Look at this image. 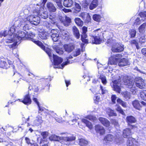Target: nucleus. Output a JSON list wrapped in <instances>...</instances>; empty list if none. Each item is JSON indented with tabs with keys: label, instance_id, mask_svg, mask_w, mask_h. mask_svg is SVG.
I'll use <instances>...</instances> for the list:
<instances>
[{
	"label": "nucleus",
	"instance_id": "de8ad7c7",
	"mask_svg": "<svg viewBox=\"0 0 146 146\" xmlns=\"http://www.w3.org/2000/svg\"><path fill=\"white\" fill-rule=\"evenodd\" d=\"M80 49H77L75 51L73 52V55L74 56H76L80 54Z\"/></svg>",
	"mask_w": 146,
	"mask_h": 146
},
{
	"label": "nucleus",
	"instance_id": "cd10ccee",
	"mask_svg": "<svg viewBox=\"0 0 146 146\" xmlns=\"http://www.w3.org/2000/svg\"><path fill=\"white\" fill-rule=\"evenodd\" d=\"M33 100L34 102L36 103L38 106V113H40L41 112L43 111L44 110V108L40 105L39 103L38 102L37 99L36 98H33Z\"/></svg>",
	"mask_w": 146,
	"mask_h": 146
},
{
	"label": "nucleus",
	"instance_id": "f03ea898",
	"mask_svg": "<svg viewBox=\"0 0 146 146\" xmlns=\"http://www.w3.org/2000/svg\"><path fill=\"white\" fill-rule=\"evenodd\" d=\"M121 77L123 78L122 82L126 87L130 89V91L133 94H135L137 91V88L134 85V82L136 86L140 89H143L145 86V81L141 77H136L134 81L126 76H121Z\"/></svg>",
	"mask_w": 146,
	"mask_h": 146
},
{
	"label": "nucleus",
	"instance_id": "473e14b6",
	"mask_svg": "<svg viewBox=\"0 0 146 146\" xmlns=\"http://www.w3.org/2000/svg\"><path fill=\"white\" fill-rule=\"evenodd\" d=\"M75 7L72 8V10L74 13H77L80 11L81 7L79 4L76 3H75Z\"/></svg>",
	"mask_w": 146,
	"mask_h": 146
},
{
	"label": "nucleus",
	"instance_id": "7ed1b4c3",
	"mask_svg": "<svg viewBox=\"0 0 146 146\" xmlns=\"http://www.w3.org/2000/svg\"><path fill=\"white\" fill-rule=\"evenodd\" d=\"M19 20L16 23V24L20 23V27L23 28L24 30H28L30 25L32 24L35 25H37L39 23L40 19V17L37 15H31L27 18H19Z\"/></svg>",
	"mask_w": 146,
	"mask_h": 146
},
{
	"label": "nucleus",
	"instance_id": "69168bd1",
	"mask_svg": "<svg viewBox=\"0 0 146 146\" xmlns=\"http://www.w3.org/2000/svg\"><path fill=\"white\" fill-rule=\"evenodd\" d=\"M26 126L25 125V124H22L21 125H19L18 126V127L19 128H21L22 130H24L25 128V127Z\"/></svg>",
	"mask_w": 146,
	"mask_h": 146
},
{
	"label": "nucleus",
	"instance_id": "5fc2aeb1",
	"mask_svg": "<svg viewBox=\"0 0 146 146\" xmlns=\"http://www.w3.org/2000/svg\"><path fill=\"white\" fill-rule=\"evenodd\" d=\"M86 22H89L91 20L90 16L87 13L86 14V16L85 18V19H84Z\"/></svg>",
	"mask_w": 146,
	"mask_h": 146
},
{
	"label": "nucleus",
	"instance_id": "79ce46f5",
	"mask_svg": "<svg viewBox=\"0 0 146 146\" xmlns=\"http://www.w3.org/2000/svg\"><path fill=\"white\" fill-rule=\"evenodd\" d=\"M146 26V23H144L139 27V30L140 33H143L145 31Z\"/></svg>",
	"mask_w": 146,
	"mask_h": 146
},
{
	"label": "nucleus",
	"instance_id": "c756f323",
	"mask_svg": "<svg viewBox=\"0 0 146 146\" xmlns=\"http://www.w3.org/2000/svg\"><path fill=\"white\" fill-rule=\"evenodd\" d=\"M82 121L85 124L87 127L90 129H91L93 127L92 123L88 121L85 119H82Z\"/></svg>",
	"mask_w": 146,
	"mask_h": 146
},
{
	"label": "nucleus",
	"instance_id": "09e8293b",
	"mask_svg": "<svg viewBox=\"0 0 146 146\" xmlns=\"http://www.w3.org/2000/svg\"><path fill=\"white\" fill-rule=\"evenodd\" d=\"M141 96L142 99L146 100V90L141 93Z\"/></svg>",
	"mask_w": 146,
	"mask_h": 146
},
{
	"label": "nucleus",
	"instance_id": "6e6d98bb",
	"mask_svg": "<svg viewBox=\"0 0 146 146\" xmlns=\"http://www.w3.org/2000/svg\"><path fill=\"white\" fill-rule=\"evenodd\" d=\"M41 135L44 139L48 136V132L46 131L43 132L41 133Z\"/></svg>",
	"mask_w": 146,
	"mask_h": 146
},
{
	"label": "nucleus",
	"instance_id": "e2e57ef3",
	"mask_svg": "<svg viewBox=\"0 0 146 146\" xmlns=\"http://www.w3.org/2000/svg\"><path fill=\"white\" fill-rule=\"evenodd\" d=\"M25 140L27 144H30L31 145L32 144L31 142V140L30 139L27 137H25Z\"/></svg>",
	"mask_w": 146,
	"mask_h": 146
},
{
	"label": "nucleus",
	"instance_id": "1a4fd4ad",
	"mask_svg": "<svg viewBox=\"0 0 146 146\" xmlns=\"http://www.w3.org/2000/svg\"><path fill=\"white\" fill-rule=\"evenodd\" d=\"M122 56L120 54H116L110 58L108 64L113 65L116 64L118 60L121 58Z\"/></svg>",
	"mask_w": 146,
	"mask_h": 146
},
{
	"label": "nucleus",
	"instance_id": "f704fd0d",
	"mask_svg": "<svg viewBox=\"0 0 146 146\" xmlns=\"http://www.w3.org/2000/svg\"><path fill=\"white\" fill-rule=\"evenodd\" d=\"M73 3L72 0H65L63 2V4L65 7H69L72 6Z\"/></svg>",
	"mask_w": 146,
	"mask_h": 146
},
{
	"label": "nucleus",
	"instance_id": "2eb2a0df",
	"mask_svg": "<svg viewBox=\"0 0 146 146\" xmlns=\"http://www.w3.org/2000/svg\"><path fill=\"white\" fill-rule=\"evenodd\" d=\"M127 145L128 146H138V143L135 139L130 137L128 138Z\"/></svg>",
	"mask_w": 146,
	"mask_h": 146
},
{
	"label": "nucleus",
	"instance_id": "680f3d73",
	"mask_svg": "<svg viewBox=\"0 0 146 146\" xmlns=\"http://www.w3.org/2000/svg\"><path fill=\"white\" fill-rule=\"evenodd\" d=\"M94 100L95 103H97L100 100V97L98 96H96L94 97Z\"/></svg>",
	"mask_w": 146,
	"mask_h": 146
},
{
	"label": "nucleus",
	"instance_id": "0eeeda50",
	"mask_svg": "<svg viewBox=\"0 0 146 146\" xmlns=\"http://www.w3.org/2000/svg\"><path fill=\"white\" fill-rule=\"evenodd\" d=\"M103 34L102 31L100 29L94 31L90 36L93 39V42L96 44H100L102 41L101 36H102Z\"/></svg>",
	"mask_w": 146,
	"mask_h": 146
},
{
	"label": "nucleus",
	"instance_id": "13d9d810",
	"mask_svg": "<svg viewBox=\"0 0 146 146\" xmlns=\"http://www.w3.org/2000/svg\"><path fill=\"white\" fill-rule=\"evenodd\" d=\"M138 41L137 39H134L130 41V42L131 44H134L136 45L138 44Z\"/></svg>",
	"mask_w": 146,
	"mask_h": 146
},
{
	"label": "nucleus",
	"instance_id": "0e129e2a",
	"mask_svg": "<svg viewBox=\"0 0 146 146\" xmlns=\"http://www.w3.org/2000/svg\"><path fill=\"white\" fill-rule=\"evenodd\" d=\"M86 14H87V13L83 12L80 14V16L84 20V19H85V18L86 16Z\"/></svg>",
	"mask_w": 146,
	"mask_h": 146
},
{
	"label": "nucleus",
	"instance_id": "37998d69",
	"mask_svg": "<svg viewBox=\"0 0 146 146\" xmlns=\"http://www.w3.org/2000/svg\"><path fill=\"white\" fill-rule=\"evenodd\" d=\"M75 21L76 23L79 26H82L83 25V22L79 18H76Z\"/></svg>",
	"mask_w": 146,
	"mask_h": 146
},
{
	"label": "nucleus",
	"instance_id": "2f4dec72",
	"mask_svg": "<svg viewBox=\"0 0 146 146\" xmlns=\"http://www.w3.org/2000/svg\"><path fill=\"white\" fill-rule=\"evenodd\" d=\"M63 25L66 26H69L71 22V19L68 17H66L65 19L63 21H62Z\"/></svg>",
	"mask_w": 146,
	"mask_h": 146
},
{
	"label": "nucleus",
	"instance_id": "6ab92c4d",
	"mask_svg": "<svg viewBox=\"0 0 146 146\" xmlns=\"http://www.w3.org/2000/svg\"><path fill=\"white\" fill-rule=\"evenodd\" d=\"M64 47L65 50L69 53L72 52L74 48V46L72 44H65L64 45Z\"/></svg>",
	"mask_w": 146,
	"mask_h": 146
},
{
	"label": "nucleus",
	"instance_id": "9b49d317",
	"mask_svg": "<svg viewBox=\"0 0 146 146\" xmlns=\"http://www.w3.org/2000/svg\"><path fill=\"white\" fill-rule=\"evenodd\" d=\"M58 30L52 29L49 33V36L51 37L54 41L56 42L60 38Z\"/></svg>",
	"mask_w": 146,
	"mask_h": 146
},
{
	"label": "nucleus",
	"instance_id": "4c0bfd02",
	"mask_svg": "<svg viewBox=\"0 0 146 146\" xmlns=\"http://www.w3.org/2000/svg\"><path fill=\"white\" fill-rule=\"evenodd\" d=\"M86 118L94 122H96L98 121L97 118L91 115L87 116Z\"/></svg>",
	"mask_w": 146,
	"mask_h": 146
},
{
	"label": "nucleus",
	"instance_id": "20e7f679",
	"mask_svg": "<svg viewBox=\"0 0 146 146\" xmlns=\"http://www.w3.org/2000/svg\"><path fill=\"white\" fill-rule=\"evenodd\" d=\"M49 139L51 141H60L64 144L68 145L71 144V141L75 139L76 137L72 134H68L66 137H62L55 135H52L49 137Z\"/></svg>",
	"mask_w": 146,
	"mask_h": 146
},
{
	"label": "nucleus",
	"instance_id": "f257e3e1",
	"mask_svg": "<svg viewBox=\"0 0 146 146\" xmlns=\"http://www.w3.org/2000/svg\"><path fill=\"white\" fill-rule=\"evenodd\" d=\"M18 21H16L14 24L9 29L8 32L7 31L4 32H0V36L4 37L6 36L5 42L6 43H11L13 42L12 44H9L8 46L10 48H15L16 45L20 43V41L23 38H25L26 36L27 31L24 32L21 31H18L16 33H14L16 32L17 30H18V28H21L19 24L20 23L16 24V23Z\"/></svg>",
	"mask_w": 146,
	"mask_h": 146
},
{
	"label": "nucleus",
	"instance_id": "6e6552de",
	"mask_svg": "<svg viewBox=\"0 0 146 146\" xmlns=\"http://www.w3.org/2000/svg\"><path fill=\"white\" fill-rule=\"evenodd\" d=\"M121 81V80H119V79L113 81L110 83V85L113 89V90L119 93H120L121 91L120 88L121 84V83H120Z\"/></svg>",
	"mask_w": 146,
	"mask_h": 146
},
{
	"label": "nucleus",
	"instance_id": "412c9836",
	"mask_svg": "<svg viewBox=\"0 0 146 146\" xmlns=\"http://www.w3.org/2000/svg\"><path fill=\"white\" fill-rule=\"evenodd\" d=\"M129 64V62L126 59L123 58L119 61L118 65L119 66H124Z\"/></svg>",
	"mask_w": 146,
	"mask_h": 146
},
{
	"label": "nucleus",
	"instance_id": "b1692460",
	"mask_svg": "<svg viewBox=\"0 0 146 146\" xmlns=\"http://www.w3.org/2000/svg\"><path fill=\"white\" fill-rule=\"evenodd\" d=\"M131 134V130L129 128H127L123 130V135L124 137L125 138H129V136Z\"/></svg>",
	"mask_w": 146,
	"mask_h": 146
},
{
	"label": "nucleus",
	"instance_id": "c9c22d12",
	"mask_svg": "<svg viewBox=\"0 0 146 146\" xmlns=\"http://www.w3.org/2000/svg\"><path fill=\"white\" fill-rule=\"evenodd\" d=\"M54 49L55 51L57 53L59 54H63L64 52L62 49H60L56 45H54L53 46Z\"/></svg>",
	"mask_w": 146,
	"mask_h": 146
},
{
	"label": "nucleus",
	"instance_id": "423d86ee",
	"mask_svg": "<svg viewBox=\"0 0 146 146\" xmlns=\"http://www.w3.org/2000/svg\"><path fill=\"white\" fill-rule=\"evenodd\" d=\"M115 137L113 135L108 134L105 137L104 141L106 143H109L110 142H115L117 143H120V141L121 140V134L120 132H116Z\"/></svg>",
	"mask_w": 146,
	"mask_h": 146
},
{
	"label": "nucleus",
	"instance_id": "ea45409f",
	"mask_svg": "<svg viewBox=\"0 0 146 146\" xmlns=\"http://www.w3.org/2000/svg\"><path fill=\"white\" fill-rule=\"evenodd\" d=\"M101 18V15L96 14L94 15L93 16V20L98 22H99L100 21Z\"/></svg>",
	"mask_w": 146,
	"mask_h": 146
},
{
	"label": "nucleus",
	"instance_id": "58836bf2",
	"mask_svg": "<svg viewBox=\"0 0 146 146\" xmlns=\"http://www.w3.org/2000/svg\"><path fill=\"white\" fill-rule=\"evenodd\" d=\"M122 94L123 97L127 100L129 99L131 97L130 93L127 91L123 92Z\"/></svg>",
	"mask_w": 146,
	"mask_h": 146
},
{
	"label": "nucleus",
	"instance_id": "4468645a",
	"mask_svg": "<svg viewBox=\"0 0 146 146\" xmlns=\"http://www.w3.org/2000/svg\"><path fill=\"white\" fill-rule=\"evenodd\" d=\"M95 130L97 133L102 135L105 133V130L104 128L101 125L98 124L95 125Z\"/></svg>",
	"mask_w": 146,
	"mask_h": 146
},
{
	"label": "nucleus",
	"instance_id": "4be33fe9",
	"mask_svg": "<svg viewBox=\"0 0 146 146\" xmlns=\"http://www.w3.org/2000/svg\"><path fill=\"white\" fill-rule=\"evenodd\" d=\"M98 0H93L90 5V9L91 10H93L98 6Z\"/></svg>",
	"mask_w": 146,
	"mask_h": 146
},
{
	"label": "nucleus",
	"instance_id": "dca6fc26",
	"mask_svg": "<svg viewBox=\"0 0 146 146\" xmlns=\"http://www.w3.org/2000/svg\"><path fill=\"white\" fill-rule=\"evenodd\" d=\"M18 100L27 105L30 104L31 102L29 94H27L25 96L23 100L20 99H19Z\"/></svg>",
	"mask_w": 146,
	"mask_h": 146
},
{
	"label": "nucleus",
	"instance_id": "c03bdc74",
	"mask_svg": "<svg viewBox=\"0 0 146 146\" xmlns=\"http://www.w3.org/2000/svg\"><path fill=\"white\" fill-rule=\"evenodd\" d=\"M7 138V136L5 134L0 133V142H5V139Z\"/></svg>",
	"mask_w": 146,
	"mask_h": 146
},
{
	"label": "nucleus",
	"instance_id": "a18cd8bd",
	"mask_svg": "<svg viewBox=\"0 0 146 146\" xmlns=\"http://www.w3.org/2000/svg\"><path fill=\"white\" fill-rule=\"evenodd\" d=\"M100 92H101V94H104L108 92V90L106 89V88L103 87L101 85H100Z\"/></svg>",
	"mask_w": 146,
	"mask_h": 146
},
{
	"label": "nucleus",
	"instance_id": "39448f33",
	"mask_svg": "<svg viewBox=\"0 0 146 146\" xmlns=\"http://www.w3.org/2000/svg\"><path fill=\"white\" fill-rule=\"evenodd\" d=\"M35 36L34 34L32 33L27 32L26 33V36L25 38H28L32 39V41L34 43L39 46L42 49L44 50L48 55L50 56L51 55V50L48 47H45L42 43L39 40H35L33 39V38Z\"/></svg>",
	"mask_w": 146,
	"mask_h": 146
},
{
	"label": "nucleus",
	"instance_id": "f8f14e48",
	"mask_svg": "<svg viewBox=\"0 0 146 146\" xmlns=\"http://www.w3.org/2000/svg\"><path fill=\"white\" fill-rule=\"evenodd\" d=\"M43 9V8L42 7H40L39 8V10L37 9V13L38 15L40 16L43 19H46L48 17V12L46 11H42Z\"/></svg>",
	"mask_w": 146,
	"mask_h": 146
},
{
	"label": "nucleus",
	"instance_id": "774afa93",
	"mask_svg": "<svg viewBox=\"0 0 146 146\" xmlns=\"http://www.w3.org/2000/svg\"><path fill=\"white\" fill-rule=\"evenodd\" d=\"M141 52L142 54L146 56V48H143L141 50Z\"/></svg>",
	"mask_w": 146,
	"mask_h": 146
},
{
	"label": "nucleus",
	"instance_id": "5701e85b",
	"mask_svg": "<svg viewBox=\"0 0 146 146\" xmlns=\"http://www.w3.org/2000/svg\"><path fill=\"white\" fill-rule=\"evenodd\" d=\"M47 7L48 10L50 12H55L56 8L54 4L51 2H49L47 4Z\"/></svg>",
	"mask_w": 146,
	"mask_h": 146
},
{
	"label": "nucleus",
	"instance_id": "4d7b16f0",
	"mask_svg": "<svg viewBox=\"0 0 146 146\" xmlns=\"http://www.w3.org/2000/svg\"><path fill=\"white\" fill-rule=\"evenodd\" d=\"M6 64V63L5 61L3 60H1L0 61V66L1 67L3 68L5 67Z\"/></svg>",
	"mask_w": 146,
	"mask_h": 146
},
{
	"label": "nucleus",
	"instance_id": "3c124183",
	"mask_svg": "<svg viewBox=\"0 0 146 146\" xmlns=\"http://www.w3.org/2000/svg\"><path fill=\"white\" fill-rule=\"evenodd\" d=\"M61 0H54V1L56 3L58 6L60 8H61L62 7L61 3Z\"/></svg>",
	"mask_w": 146,
	"mask_h": 146
},
{
	"label": "nucleus",
	"instance_id": "72a5a7b5",
	"mask_svg": "<svg viewBox=\"0 0 146 146\" xmlns=\"http://www.w3.org/2000/svg\"><path fill=\"white\" fill-rule=\"evenodd\" d=\"M72 58V56H70L69 57H67V61L63 62L61 65V66L60 67V68L62 69L65 66L68 64L71 63H72V62H71L70 60H68L69 59Z\"/></svg>",
	"mask_w": 146,
	"mask_h": 146
},
{
	"label": "nucleus",
	"instance_id": "a211bd4d",
	"mask_svg": "<svg viewBox=\"0 0 146 146\" xmlns=\"http://www.w3.org/2000/svg\"><path fill=\"white\" fill-rule=\"evenodd\" d=\"M104 72L98 71L97 75L98 78L101 80L102 83L104 85H106L107 83V80L106 77L104 75Z\"/></svg>",
	"mask_w": 146,
	"mask_h": 146
},
{
	"label": "nucleus",
	"instance_id": "393cba45",
	"mask_svg": "<svg viewBox=\"0 0 146 146\" xmlns=\"http://www.w3.org/2000/svg\"><path fill=\"white\" fill-rule=\"evenodd\" d=\"M126 121L129 125L131 123H134L136 122L135 118L131 115L128 116L126 117Z\"/></svg>",
	"mask_w": 146,
	"mask_h": 146
},
{
	"label": "nucleus",
	"instance_id": "aec40b11",
	"mask_svg": "<svg viewBox=\"0 0 146 146\" xmlns=\"http://www.w3.org/2000/svg\"><path fill=\"white\" fill-rule=\"evenodd\" d=\"M43 120L42 119L41 116H37L34 121L33 124L35 125L39 126L43 122Z\"/></svg>",
	"mask_w": 146,
	"mask_h": 146
},
{
	"label": "nucleus",
	"instance_id": "f3484780",
	"mask_svg": "<svg viewBox=\"0 0 146 146\" xmlns=\"http://www.w3.org/2000/svg\"><path fill=\"white\" fill-rule=\"evenodd\" d=\"M98 120L104 126L108 127L110 125V122L106 118L102 117H99Z\"/></svg>",
	"mask_w": 146,
	"mask_h": 146
},
{
	"label": "nucleus",
	"instance_id": "c85d7f7f",
	"mask_svg": "<svg viewBox=\"0 0 146 146\" xmlns=\"http://www.w3.org/2000/svg\"><path fill=\"white\" fill-rule=\"evenodd\" d=\"M72 30L74 35L77 39L80 38V34L77 28L75 26H73L72 27Z\"/></svg>",
	"mask_w": 146,
	"mask_h": 146
},
{
	"label": "nucleus",
	"instance_id": "8fccbe9b",
	"mask_svg": "<svg viewBox=\"0 0 146 146\" xmlns=\"http://www.w3.org/2000/svg\"><path fill=\"white\" fill-rule=\"evenodd\" d=\"M117 101L118 103L121 105L123 107H125L126 106V103L123 102L119 98L117 99Z\"/></svg>",
	"mask_w": 146,
	"mask_h": 146
},
{
	"label": "nucleus",
	"instance_id": "a878e982",
	"mask_svg": "<svg viewBox=\"0 0 146 146\" xmlns=\"http://www.w3.org/2000/svg\"><path fill=\"white\" fill-rule=\"evenodd\" d=\"M132 104L134 107L138 110H141L142 106L141 105L139 101L138 100H135L132 102Z\"/></svg>",
	"mask_w": 146,
	"mask_h": 146
},
{
	"label": "nucleus",
	"instance_id": "ddd939ff",
	"mask_svg": "<svg viewBox=\"0 0 146 146\" xmlns=\"http://www.w3.org/2000/svg\"><path fill=\"white\" fill-rule=\"evenodd\" d=\"M124 50L123 45L116 44L115 45L112 47L111 50L113 52H119L123 51Z\"/></svg>",
	"mask_w": 146,
	"mask_h": 146
},
{
	"label": "nucleus",
	"instance_id": "49530a36",
	"mask_svg": "<svg viewBox=\"0 0 146 146\" xmlns=\"http://www.w3.org/2000/svg\"><path fill=\"white\" fill-rule=\"evenodd\" d=\"M115 110L121 114L124 115L125 113L123 110L121 109L120 107L117 105L115 106Z\"/></svg>",
	"mask_w": 146,
	"mask_h": 146
},
{
	"label": "nucleus",
	"instance_id": "bb28decb",
	"mask_svg": "<svg viewBox=\"0 0 146 146\" xmlns=\"http://www.w3.org/2000/svg\"><path fill=\"white\" fill-rule=\"evenodd\" d=\"M106 112L109 116H116L117 115V114L110 108H106Z\"/></svg>",
	"mask_w": 146,
	"mask_h": 146
},
{
	"label": "nucleus",
	"instance_id": "a19ab883",
	"mask_svg": "<svg viewBox=\"0 0 146 146\" xmlns=\"http://www.w3.org/2000/svg\"><path fill=\"white\" fill-rule=\"evenodd\" d=\"M136 31L134 29H131L129 30V33L130 35V37L134 38L136 34Z\"/></svg>",
	"mask_w": 146,
	"mask_h": 146
},
{
	"label": "nucleus",
	"instance_id": "052dcab7",
	"mask_svg": "<svg viewBox=\"0 0 146 146\" xmlns=\"http://www.w3.org/2000/svg\"><path fill=\"white\" fill-rule=\"evenodd\" d=\"M139 40L140 42L144 43L145 41V37L143 36H142L139 39Z\"/></svg>",
	"mask_w": 146,
	"mask_h": 146
},
{
	"label": "nucleus",
	"instance_id": "7c9ffc66",
	"mask_svg": "<svg viewBox=\"0 0 146 146\" xmlns=\"http://www.w3.org/2000/svg\"><path fill=\"white\" fill-rule=\"evenodd\" d=\"M49 36V34L46 32H43L39 34L40 38L44 40L47 39Z\"/></svg>",
	"mask_w": 146,
	"mask_h": 146
},
{
	"label": "nucleus",
	"instance_id": "9d476101",
	"mask_svg": "<svg viewBox=\"0 0 146 146\" xmlns=\"http://www.w3.org/2000/svg\"><path fill=\"white\" fill-rule=\"evenodd\" d=\"M50 50V52L51 53V56H49L50 59L51 60H52V55H53V59L54 63L55 65H58L60 64L62 61L63 59L60 57H59L56 55H54L52 53V50L50 49L49 48ZM47 54L48 55V54Z\"/></svg>",
	"mask_w": 146,
	"mask_h": 146
},
{
	"label": "nucleus",
	"instance_id": "e433bc0d",
	"mask_svg": "<svg viewBox=\"0 0 146 146\" xmlns=\"http://www.w3.org/2000/svg\"><path fill=\"white\" fill-rule=\"evenodd\" d=\"M79 144L81 146H87L88 143V141L83 139H81L79 140Z\"/></svg>",
	"mask_w": 146,
	"mask_h": 146
},
{
	"label": "nucleus",
	"instance_id": "864d4df0",
	"mask_svg": "<svg viewBox=\"0 0 146 146\" xmlns=\"http://www.w3.org/2000/svg\"><path fill=\"white\" fill-rule=\"evenodd\" d=\"M117 98V97L115 95H113L111 97V99L112 102L113 104H115V100Z\"/></svg>",
	"mask_w": 146,
	"mask_h": 146
},
{
	"label": "nucleus",
	"instance_id": "bf43d9fd",
	"mask_svg": "<svg viewBox=\"0 0 146 146\" xmlns=\"http://www.w3.org/2000/svg\"><path fill=\"white\" fill-rule=\"evenodd\" d=\"M111 122L115 126L118 127L119 126L118 122L115 119H113L111 121Z\"/></svg>",
	"mask_w": 146,
	"mask_h": 146
},
{
	"label": "nucleus",
	"instance_id": "603ef678",
	"mask_svg": "<svg viewBox=\"0 0 146 146\" xmlns=\"http://www.w3.org/2000/svg\"><path fill=\"white\" fill-rule=\"evenodd\" d=\"M78 118H75L73 119L72 120L70 121H69V124L70 125H72L74 124L76 122V121L78 120Z\"/></svg>",
	"mask_w": 146,
	"mask_h": 146
},
{
	"label": "nucleus",
	"instance_id": "338daca9",
	"mask_svg": "<svg viewBox=\"0 0 146 146\" xmlns=\"http://www.w3.org/2000/svg\"><path fill=\"white\" fill-rule=\"evenodd\" d=\"M62 35L63 36H64L65 37H67L68 35V33L67 32L64 31L62 32Z\"/></svg>",
	"mask_w": 146,
	"mask_h": 146
}]
</instances>
